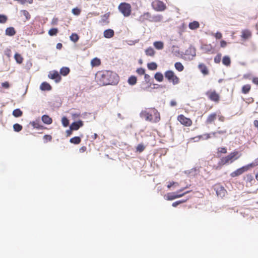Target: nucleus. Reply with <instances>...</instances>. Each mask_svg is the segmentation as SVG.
Listing matches in <instances>:
<instances>
[{"label":"nucleus","mask_w":258,"mask_h":258,"mask_svg":"<svg viewBox=\"0 0 258 258\" xmlns=\"http://www.w3.org/2000/svg\"><path fill=\"white\" fill-rule=\"evenodd\" d=\"M166 9V6L163 2L161 1H158L156 3V7L155 9L158 11H162Z\"/></svg>","instance_id":"6ab92c4d"},{"label":"nucleus","mask_w":258,"mask_h":258,"mask_svg":"<svg viewBox=\"0 0 258 258\" xmlns=\"http://www.w3.org/2000/svg\"><path fill=\"white\" fill-rule=\"evenodd\" d=\"M109 15H110L109 12L103 15H102L101 16V19L99 20V23L100 24H102V23L108 24L109 21H108V19L109 17Z\"/></svg>","instance_id":"a211bd4d"},{"label":"nucleus","mask_w":258,"mask_h":258,"mask_svg":"<svg viewBox=\"0 0 258 258\" xmlns=\"http://www.w3.org/2000/svg\"><path fill=\"white\" fill-rule=\"evenodd\" d=\"M83 121L81 120H79L76 121H74L73 123H72L70 125V127L71 129L73 130L74 131H77L81 127L83 126Z\"/></svg>","instance_id":"f8f14e48"},{"label":"nucleus","mask_w":258,"mask_h":258,"mask_svg":"<svg viewBox=\"0 0 258 258\" xmlns=\"http://www.w3.org/2000/svg\"><path fill=\"white\" fill-rule=\"evenodd\" d=\"M8 20L7 17L3 14H0V23L4 24Z\"/></svg>","instance_id":"09e8293b"},{"label":"nucleus","mask_w":258,"mask_h":258,"mask_svg":"<svg viewBox=\"0 0 258 258\" xmlns=\"http://www.w3.org/2000/svg\"><path fill=\"white\" fill-rule=\"evenodd\" d=\"M40 89L42 91H50L52 89V87L48 83L44 82L40 85Z\"/></svg>","instance_id":"f3484780"},{"label":"nucleus","mask_w":258,"mask_h":258,"mask_svg":"<svg viewBox=\"0 0 258 258\" xmlns=\"http://www.w3.org/2000/svg\"><path fill=\"white\" fill-rule=\"evenodd\" d=\"M221 59V54L220 53H218L214 58V61L215 63H219Z\"/></svg>","instance_id":"603ef678"},{"label":"nucleus","mask_w":258,"mask_h":258,"mask_svg":"<svg viewBox=\"0 0 258 258\" xmlns=\"http://www.w3.org/2000/svg\"><path fill=\"white\" fill-rule=\"evenodd\" d=\"M218 161L217 164L214 165V167L216 170H220L222 167L226 164V156H223Z\"/></svg>","instance_id":"ddd939ff"},{"label":"nucleus","mask_w":258,"mask_h":258,"mask_svg":"<svg viewBox=\"0 0 258 258\" xmlns=\"http://www.w3.org/2000/svg\"><path fill=\"white\" fill-rule=\"evenodd\" d=\"M181 204H182V202L181 201H176V202L173 203L172 204V206L173 207H176L177 206Z\"/></svg>","instance_id":"13d9d810"},{"label":"nucleus","mask_w":258,"mask_h":258,"mask_svg":"<svg viewBox=\"0 0 258 258\" xmlns=\"http://www.w3.org/2000/svg\"><path fill=\"white\" fill-rule=\"evenodd\" d=\"M21 13L25 16L27 20H28L30 19V15L29 14V12L26 10H21Z\"/></svg>","instance_id":"49530a36"},{"label":"nucleus","mask_w":258,"mask_h":258,"mask_svg":"<svg viewBox=\"0 0 258 258\" xmlns=\"http://www.w3.org/2000/svg\"><path fill=\"white\" fill-rule=\"evenodd\" d=\"M200 26L199 23L198 21H194L189 23L188 27L191 30H195Z\"/></svg>","instance_id":"5701e85b"},{"label":"nucleus","mask_w":258,"mask_h":258,"mask_svg":"<svg viewBox=\"0 0 258 258\" xmlns=\"http://www.w3.org/2000/svg\"><path fill=\"white\" fill-rule=\"evenodd\" d=\"M81 139L80 137H78V136L74 137L70 140V142L71 143H72V144H74L75 145L79 144L81 142Z\"/></svg>","instance_id":"7c9ffc66"},{"label":"nucleus","mask_w":258,"mask_h":258,"mask_svg":"<svg viewBox=\"0 0 258 258\" xmlns=\"http://www.w3.org/2000/svg\"><path fill=\"white\" fill-rule=\"evenodd\" d=\"M216 115L215 113L210 114L208 116V117L207 119V121H206L207 123H212L214 120V119L216 118Z\"/></svg>","instance_id":"37998d69"},{"label":"nucleus","mask_w":258,"mask_h":258,"mask_svg":"<svg viewBox=\"0 0 258 258\" xmlns=\"http://www.w3.org/2000/svg\"><path fill=\"white\" fill-rule=\"evenodd\" d=\"M158 65L155 62H151L147 64V68L151 71H155L157 69Z\"/></svg>","instance_id":"2f4dec72"},{"label":"nucleus","mask_w":258,"mask_h":258,"mask_svg":"<svg viewBox=\"0 0 258 258\" xmlns=\"http://www.w3.org/2000/svg\"><path fill=\"white\" fill-rule=\"evenodd\" d=\"M5 33L7 36H13L16 34V31L14 27H10L6 29Z\"/></svg>","instance_id":"aec40b11"},{"label":"nucleus","mask_w":258,"mask_h":258,"mask_svg":"<svg viewBox=\"0 0 258 258\" xmlns=\"http://www.w3.org/2000/svg\"><path fill=\"white\" fill-rule=\"evenodd\" d=\"M185 54L190 55L192 56H195L196 55V48L194 47L190 46L187 49L185 50Z\"/></svg>","instance_id":"4be33fe9"},{"label":"nucleus","mask_w":258,"mask_h":258,"mask_svg":"<svg viewBox=\"0 0 258 258\" xmlns=\"http://www.w3.org/2000/svg\"><path fill=\"white\" fill-rule=\"evenodd\" d=\"M145 52L146 55L152 56L155 54V50L153 48L150 47L145 50Z\"/></svg>","instance_id":"ea45409f"},{"label":"nucleus","mask_w":258,"mask_h":258,"mask_svg":"<svg viewBox=\"0 0 258 258\" xmlns=\"http://www.w3.org/2000/svg\"><path fill=\"white\" fill-rule=\"evenodd\" d=\"M222 153H226V148H218V152L217 153V157L218 158H221V154Z\"/></svg>","instance_id":"58836bf2"},{"label":"nucleus","mask_w":258,"mask_h":258,"mask_svg":"<svg viewBox=\"0 0 258 258\" xmlns=\"http://www.w3.org/2000/svg\"><path fill=\"white\" fill-rule=\"evenodd\" d=\"M141 118H144L146 121H152V115L145 110L142 111L140 113Z\"/></svg>","instance_id":"4468645a"},{"label":"nucleus","mask_w":258,"mask_h":258,"mask_svg":"<svg viewBox=\"0 0 258 258\" xmlns=\"http://www.w3.org/2000/svg\"><path fill=\"white\" fill-rule=\"evenodd\" d=\"M114 35V31L113 29H107L104 30L103 36L106 38H111Z\"/></svg>","instance_id":"dca6fc26"},{"label":"nucleus","mask_w":258,"mask_h":258,"mask_svg":"<svg viewBox=\"0 0 258 258\" xmlns=\"http://www.w3.org/2000/svg\"><path fill=\"white\" fill-rule=\"evenodd\" d=\"M153 112L154 114V115L155 116V118L154 122H158L160 120V113L158 111V110L155 108L153 109Z\"/></svg>","instance_id":"cd10ccee"},{"label":"nucleus","mask_w":258,"mask_h":258,"mask_svg":"<svg viewBox=\"0 0 258 258\" xmlns=\"http://www.w3.org/2000/svg\"><path fill=\"white\" fill-rule=\"evenodd\" d=\"M41 120L43 123L46 124H50L52 122V118L46 114L42 116Z\"/></svg>","instance_id":"412c9836"},{"label":"nucleus","mask_w":258,"mask_h":258,"mask_svg":"<svg viewBox=\"0 0 258 258\" xmlns=\"http://www.w3.org/2000/svg\"><path fill=\"white\" fill-rule=\"evenodd\" d=\"M250 89V86L249 85H245L242 88V92L244 94L247 93Z\"/></svg>","instance_id":"a18cd8bd"},{"label":"nucleus","mask_w":258,"mask_h":258,"mask_svg":"<svg viewBox=\"0 0 258 258\" xmlns=\"http://www.w3.org/2000/svg\"><path fill=\"white\" fill-rule=\"evenodd\" d=\"M155 79L159 82H161L163 81L164 76L161 72H157L154 75Z\"/></svg>","instance_id":"b1692460"},{"label":"nucleus","mask_w":258,"mask_h":258,"mask_svg":"<svg viewBox=\"0 0 258 258\" xmlns=\"http://www.w3.org/2000/svg\"><path fill=\"white\" fill-rule=\"evenodd\" d=\"M101 61L99 58L95 57L93 58L91 61V64L92 67H97L100 64Z\"/></svg>","instance_id":"473e14b6"},{"label":"nucleus","mask_w":258,"mask_h":258,"mask_svg":"<svg viewBox=\"0 0 258 258\" xmlns=\"http://www.w3.org/2000/svg\"><path fill=\"white\" fill-rule=\"evenodd\" d=\"M99 84L100 85H114L118 82V76L116 73L110 71H103L96 74Z\"/></svg>","instance_id":"f257e3e1"},{"label":"nucleus","mask_w":258,"mask_h":258,"mask_svg":"<svg viewBox=\"0 0 258 258\" xmlns=\"http://www.w3.org/2000/svg\"><path fill=\"white\" fill-rule=\"evenodd\" d=\"M199 67L204 75H207L208 74V70L204 64H200L199 65Z\"/></svg>","instance_id":"f704fd0d"},{"label":"nucleus","mask_w":258,"mask_h":258,"mask_svg":"<svg viewBox=\"0 0 258 258\" xmlns=\"http://www.w3.org/2000/svg\"><path fill=\"white\" fill-rule=\"evenodd\" d=\"M144 79L146 83H150V81L151 80L153 81V79L151 78L150 76L146 74L144 75Z\"/></svg>","instance_id":"864d4df0"},{"label":"nucleus","mask_w":258,"mask_h":258,"mask_svg":"<svg viewBox=\"0 0 258 258\" xmlns=\"http://www.w3.org/2000/svg\"><path fill=\"white\" fill-rule=\"evenodd\" d=\"M12 114L15 117H19L23 115V112L20 109L17 108L13 110Z\"/></svg>","instance_id":"bb28decb"},{"label":"nucleus","mask_w":258,"mask_h":258,"mask_svg":"<svg viewBox=\"0 0 258 258\" xmlns=\"http://www.w3.org/2000/svg\"><path fill=\"white\" fill-rule=\"evenodd\" d=\"M252 82L256 85H258V78H253L252 79Z\"/></svg>","instance_id":"338daca9"},{"label":"nucleus","mask_w":258,"mask_h":258,"mask_svg":"<svg viewBox=\"0 0 258 258\" xmlns=\"http://www.w3.org/2000/svg\"><path fill=\"white\" fill-rule=\"evenodd\" d=\"M178 120L182 124L186 126L191 125L192 123V121L189 118L185 117L182 114L178 115Z\"/></svg>","instance_id":"1a4fd4ad"},{"label":"nucleus","mask_w":258,"mask_h":258,"mask_svg":"<svg viewBox=\"0 0 258 258\" xmlns=\"http://www.w3.org/2000/svg\"><path fill=\"white\" fill-rule=\"evenodd\" d=\"M136 72L140 75L145 74V69L143 68H140L137 69Z\"/></svg>","instance_id":"3c124183"},{"label":"nucleus","mask_w":258,"mask_h":258,"mask_svg":"<svg viewBox=\"0 0 258 258\" xmlns=\"http://www.w3.org/2000/svg\"><path fill=\"white\" fill-rule=\"evenodd\" d=\"M147 20L150 22H158L160 21V17L159 16H152L150 13L146 12L141 15L138 19V21L141 23H143Z\"/></svg>","instance_id":"f03ea898"},{"label":"nucleus","mask_w":258,"mask_h":258,"mask_svg":"<svg viewBox=\"0 0 258 258\" xmlns=\"http://www.w3.org/2000/svg\"><path fill=\"white\" fill-rule=\"evenodd\" d=\"M72 13L75 16H79L81 13V10L78 8H75L72 9Z\"/></svg>","instance_id":"8fccbe9b"},{"label":"nucleus","mask_w":258,"mask_h":258,"mask_svg":"<svg viewBox=\"0 0 258 258\" xmlns=\"http://www.w3.org/2000/svg\"><path fill=\"white\" fill-rule=\"evenodd\" d=\"M253 166V164L252 163L244 166L233 172L230 175L233 177L238 176L243 173L244 172L247 171L250 167H252Z\"/></svg>","instance_id":"39448f33"},{"label":"nucleus","mask_w":258,"mask_h":258,"mask_svg":"<svg viewBox=\"0 0 258 258\" xmlns=\"http://www.w3.org/2000/svg\"><path fill=\"white\" fill-rule=\"evenodd\" d=\"M1 85L3 88L6 89H8L10 87V84L7 81L2 83Z\"/></svg>","instance_id":"5fc2aeb1"},{"label":"nucleus","mask_w":258,"mask_h":258,"mask_svg":"<svg viewBox=\"0 0 258 258\" xmlns=\"http://www.w3.org/2000/svg\"><path fill=\"white\" fill-rule=\"evenodd\" d=\"M247 180L249 181H251L253 180V176L251 175H247Z\"/></svg>","instance_id":"69168bd1"},{"label":"nucleus","mask_w":258,"mask_h":258,"mask_svg":"<svg viewBox=\"0 0 258 258\" xmlns=\"http://www.w3.org/2000/svg\"><path fill=\"white\" fill-rule=\"evenodd\" d=\"M176 102L174 100H171L170 103V106L172 107L176 106Z\"/></svg>","instance_id":"0e129e2a"},{"label":"nucleus","mask_w":258,"mask_h":258,"mask_svg":"<svg viewBox=\"0 0 258 258\" xmlns=\"http://www.w3.org/2000/svg\"><path fill=\"white\" fill-rule=\"evenodd\" d=\"M174 184H177V182L172 181L169 182V183L167 185V187L168 188H170L172 186L174 185Z\"/></svg>","instance_id":"680f3d73"},{"label":"nucleus","mask_w":258,"mask_h":258,"mask_svg":"<svg viewBox=\"0 0 258 258\" xmlns=\"http://www.w3.org/2000/svg\"><path fill=\"white\" fill-rule=\"evenodd\" d=\"M241 156L240 153L238 151H234L231 153L229 155H227V163H231Z\"/></svg>","instance_id":"423d86ee"},{"label":"nucleus","mask_w":258,"mask_h":258,"mask_svg":"<svg viewBox=\"0 0 258 258\" xmlns=\"http://www.w3.org/2000/svg\"><path fill=\"white\" fill-rule=\"evenodd\" d=\"M165 77L169 82L172 83L173 85L178 84L179 82V79L174 74V72L171 70H168L165 72Z\"/></svg>","instance_id":"20e7f679"},{"label":"nucleus","mask_w":258,"mask_h":258,"mask_svg":"<svg viewBox=\"0 0 258 258\" xmlns=\"http://www.w3.org/2000/svg\"><path fill=\"white\" fill-rule=\"evenodd\" d=\"M22 126L19 123H15L13 125L14 131L16 132H19L22 130Z\"/></svg>","instance_id":"c03bdc74"},{"label":"nucleus","mask_w":258,"mask_h":258,"mask_svg":"<svg viewBox=\"0 0 258 258\" xmlns=\"http://www.w3.org/2000/svg\"><path fill=\"white\" fill-rule=\"evenodd\" d=\"M154 46L156 49L158 50H161L163 48L164 43L161 41H155L154 42Z\"/></svg>","instance_id":"a878e982"},{"label":"nucleus","mask_w":258,"mask_h":258,"mask_svg":"<svg viewBox=\"0 0 258 258\" xmlns=\"http://www.w3.org/2000/svg\"><path fill=\"white\" fill-rule=\"evenodd\" d=\"M200 172L199 168L197 167L193 168L190 170H185L184 171L185 174L189 175L195 176L198 174Z\"/></svg>","instance_id":"2eb2a0df"},{"label":"nucleus","mask_w":258,"mask_h":258,"mask_svg":"<svg viewBox=\"0 0 258 258\" xmlns=\"http://www.w3.org/2000/svg\"><path fill=\"white\" fill-rule=\"evenodd\" d=\"M70 72V68L68 67H64L60 69L59 73L63 76H66L69 74Z\"/></svg>","instance_id":"393cba45"},{"label":"nucleus","mask_w":258,"mask_h":258,"mask_svg":"<svg viewBox=\"0 0 258 258\" xmlns=\"http://www.w3.org/2000/svg\"><path fill=\"white\" fill-rule=\"evenodd\" d=\"M201 49L205 52H208L211 51L212 46L211 44L209 45H204L201 46Z\"/></svg>","instance_id":"4c0bfd02"},{"label":"nucleus","mask_w":258,"mask_h":258,"mask_svg":"<svg viewBox=\"0 0 258 258\" xmlns=\"http://www.w3.org/2000/svg\"><path fill=\"white\" fill-rule=\"evenodd\" d=\"M14 58L18 63L21 64L22 63L23 58L20 54L16 53L14 55Z\"/></svg>","instance_id":"72a5a7b5"},{"label":"nucleus","mask_w":258,"mask_h":258,"mask_svg":"<svg viewBox=\"0 0 258 258\" xmlns=\"http://www.w3.org/2000/svg\"><path fill=\"white\" fill-rule=\"evenodd\" d=\"M43 138L46 140H48L50 141L52 139V137L50 135H45L44 136Z\"/></svg>","instance_id":"052dcab7"},{"label":"nucleus","mask_w":258,"mask_h":258,"mask_svg":"<svg viewBox=\"0 0 258 258\" xmlns=\"http://www.w3.org/2000/svg\"><path fill=\"white\" fill-rule=\"evenodd\" d=\"M215 190H216V194L218 197H220L222 199L225 197L226 190L224 186H221L220 184L216 185L215 187Z\"/></svg>","instance_id":"9d476101"},{"label":"nucleus","mask_w":258,"mask_h":258,"mask_svg":"<svg viewBox=\"0 0 258 258\" xmlns=\"http://www.w3.org/2000/svg\"><path fill=\"white\" fill-rule=\"evenodd\" d=\"M216 39H221L222 38V34L220 32H217L214 34Z\"/></svg>","instance_id":"4d7b16f0"},{"label":"nucleus","mask_w":258,"mask_h":258,"mask_svg":"<svg viewBox=\"0 0 258 258\" xmlns=\"http://www.w3.org/2000/svg\"><path fill=\"white\" fill-rule=\"evenodd\" d=\"M48 77L52 80H54L56 83H58L61 80V76L59 73L55 70L49 72Z\"/></svg>","instance_id":"9b49d317"},{"label":"nucleus","mask_w":258,"mask_h":258,"mask_svg":"<svg viewBox=\"0 0 258 258\" xmlns=\"http://www.w3.org/2000/svg\"><path fill=\"white\" fill-rule=\"evenodd\" d=\"M145 147L142 144H139L137 148L136 151L139 153H142L145 150Z\"/></svg>","instance_id":"de8ad7c7"},{"label":"nucleus","mask_w":258,"mask_h":258,"mask_svg":"<svg viewBox=\"0 0 258 258\" xmlns=\"http://www.w3.org/2000/svg\"><path fill=\"white\" fill-rule=\"evenodd\" d=\"M119 11L124 17H128L131 13V5L126 3H121L118 6Z\"/></svg>","instance_id":"7ed1b4c3"},{"label":"nucleus","mask_w":258,"mask_h":258,"mask_svg":"<svg viewBox=\"0 0 258 258\" xmlns=\"http://www.w3.org/2000/svg\"><path fill=\"white\" fill-rule=\"evenodd\" d=\"M58 30L57 28H51L50 29L49 31H48V34L50 35V36H55L57 35V34L58 33Z\"/></svg>","instance_id":"a19ab883"},{"label":"nucleus","mask_w":258,"mask_h":258,"mask_svg":"<svg viewBox=\"0 0 258 258\" xmlns=\"http://www.w3.org/2000/svg\"><path fill=\"white\" fill-rule=\"evenodd\" d=\"M251 36V33L249 30H245L242 31L241 37L244 39H247Z\"/></svg>","instance_id":"c756f323"},{"label":"nucleus","mask_w":258,"mask_h":258,"mask_svg":"<svg viewBox=\"0 0 258 258\" xmlns=\"http://www.w3.org/2000/svg\"><path fill=\"white\" fill-rule=\"evenodd\" d=\"M148 85V86L146 88H142V89L144 90H146L147 88L151 87V85L153 84L154 85H156V84H153V82L150 81V83H147Z\"/></svg>","instance_id":"bf43d9fd"},{"label":"nucleus","mask_w":258,"mask_h":258,"mask_svg":"<svg viewBox=\"0 0 258 258\" xmlns=\"http://www.w3.org/2000/svg\"><path fill=\"white\" fill-rule=\"evenodd\" d=\"M184 196V194H179L176 192H172L168 193L165 196V198L168 201H172L175 199L179 198Z\"/></svg>","instance_id":"0eeeda50"},{"label":"nucleus","mask_w":258,"mask_h":258,"mask_svg":"<svg viewBox=\"0 0 258 258\" xmlns=\"http://www.w3.org/2000/svg\"><path fill=\"white\" fill-rule=\"evenodd\" d=\"M206 96L208 97L209 99L214 102H218L219 100V95L214 90L213 91H208L206 93Z\"/></svg>","instance_id":"6e6552de"},{"label":"nucleus","mask_w":258,"mask_h":258,"mask_svg":"<svg viewBox=\"0 0 258 258\" xmlns=\"http://www.w3.org/2000/svg\"><path fill=\"white\" fill-rule=\"evenodd\" d=\"M61 123L64 127H67L69 125L70 121L67 117L63 116L61 118Z\"/></svg>","instance_id":"79ce46f5"},{"label":"nucleus","mask_w":258,"mask_h":258,"mask_svg":"<svg viewBox=\"0 0 258 258\" xmlns=\"http://www.w3.org/2000/svg\"><path fill=\"white\" fill-rule=\"evenodd\" d=\"M73 131H74V130L71 129L70 128L69 130H67L66 133H67V136H70L71 135H72Z\"/></svg>","instance_id":"e2e57ef3"},{"label":"nucleus","mask_w":258,"mask_h":258,"mask_svg":"<svg viewBox=\"0 0 258 258\" xmlns=\"http://www.w3.org/2000/svg\"><path fill=\"white\" fill-rule=\"evenodd\" d=\"M62 47V44L61 43H58L56 44V48L58 49H60Z\"/></svg>","instance_id":"774afa93"},{"label":"nucleus","mask_w":258,"mask_h":258,"mask_svg":"<svg viewBox=\"0 0 258 258\" xmlns=\"http://www.w3.org/2000/svg\"><path fill=\"white\" fill-rule=\"evenodd\" d=\"M70 39L72 41L76 43L79 40V36L77 34L74 33L70 36Z\"/></svg>","instance_id":"c9c22d12"},{"label":"nucleus","mask_w":258,"mask_h":258,"mask_svg":"<svg viewBox=\"0 0 258 258\" xmlns=\"http://www.w3.org/2000/svg\"><path fill=\"white\" fill-rule=\"evenodd\" d=\"M175 69L179 72H181L184 69V67L182 64L180 62H176L174 64Z\"/></svg>","instance_id":"e433bc0d"},{"label":"nucleus","mask_w":258,"mask_h":258,"mask_svg":"<svg viewBox=\"0 0 258 258\" xmlns=\"http://www.w3.org/2000/svg\"><path fill=\"white\" fill-rule=\"evenodd\" d=\"M210 134H205L203 136H200L199 137V138H202L205 140L208 139L210 138Z\"/></svg>","instance_id":"6e6d98bb"},{"label":"nucleus","mask_w":258,"mask_h":258,"mask_svg":"<svg viewBox=\"0 0 258 258\" xmlns=\"http://www.w3.org/2000/svg\"><path fill=\"white\" fill-rule=\"evenodd\" d=\"M137 79L135 76H131L128 79V83L132 86L135 85L137 83Z\"/></svg>","instance_id":"c85d7f7f"}]
</instances>
